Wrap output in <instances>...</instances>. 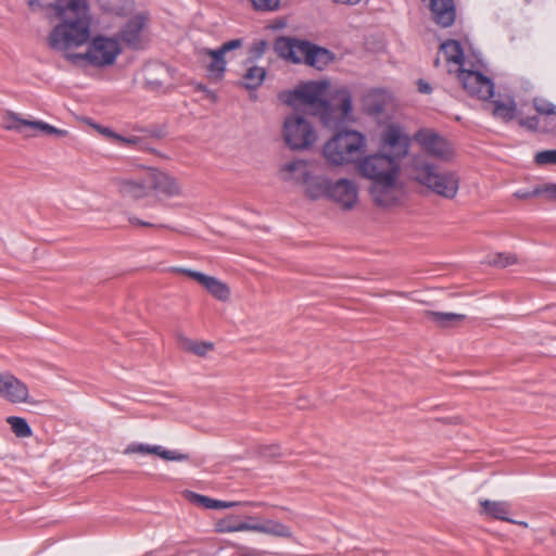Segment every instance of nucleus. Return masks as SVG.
<instances>
[{
	"label": "nucleus",
	"instance_id": "1",
	"mask_svg": "<svg viewBox=\"0 0 556 556\" xmlns=\"http://www.w3.org/2000/svg\"><path fill=\"white\" fill-rule=\"evenodd\" d=\"M60 23L47 35V46L75 65L112 66L123 52L116 35L91 36L93 12L88 0H60L52 8Z\"/></svg>",
	"mask_w": 556,
	"mask_h": 556
},
{
	"label": "nucleus",
	"instance_id": "2",
	"mask_svg": "<svg viewBox=\"0 0 556 556\" xmlns=\"http://www.w3.org/2000/svg\"><path fill=\"white\" fill-rule=\"evenodd\" d=\"M355 170L359 177L370 181L369 194L377 206L393 208L404 203L406 188L401 178V162L396 157L382 151L370 153L357 161Z\"/></svg>",
	"mask_w": 556,
	"mask_h": 556
},
{
	"label": "nucleus",
	"instance_id": "3",
	"mask_svg": "<svg viewBox=\"0 0 556 556\" xmlns=\"http://www.w3.org/2000/svg\"><path fill=\"white\" fill-rule=\"evenodd\" d=\"M441 59L445 62L448 74H454L463 88L472 97L480 100H488L494 93V86L490 78L480 72L468 67L464 51L457 40H447L440 46L439 56L435 59V66Z\"/></svg>",
	"mask_w": 556,
	"mask_h": 556
},
{
	"label": "nucleus",
	"instance_id": "4",
	"mask_svg": "<svg viewBox=\"0 0 556 556\" xmlns=\"http://www.w3.org/2000/svg\"><path fill=\"white\" fill-rule=\"evenodd\" d=\"M408 176L438 195L453 199L458 191L459 179L456 173L441 170L424 155H414L407 166Z\"/></svg>",
	"mask_w": 556,
	"mask_h": 556
},
{
	"label": "nucleus",
	"instance_id": "5",
	"mask_svg": "<svg viewBox=\"0 0 556 556\" xmlns=\"http://www.w3.org/2000/svg\"><path fill=\"white\" fill-rule=\"evenodd\" d=\"M367 139L356 130L339 131L323 146L321 155L331 166H346L356 163L366 151Z\"/></svg>",
	"mask_w": 556,
	"mask_h": 556
},
{
	"label": "nucleus",
	"instance_id": "6",
	"mask_svg": "<svg viewBox=\"0 0 556 556\" xmlns=\"http://www.w3.org/2000/svg\"><path fill=\"white\" fill-rule=\"evenodd\" d=\"M320 165L307 159L294 157L282 163L278 169L279 179L292 186L303 188L305 195L318 200L323 191Z\"/></svg>",
	"mask_w": 556,
	"mask_h": 556
},
{
	"label": "nucleus",
	"instance_id": "7",
	"mask_svg": "<svg viewBox=\"0 0 556 556\" xmlns=\"http://www.w3.org/2000/svg\"><path fill=\"white\" fill-rule=\"evenodd\" d=\"M280 136L291 151L311 150L318 141V131L313 122L299 112L288 114L282 124Z\"/></svg>",
	"mask_w": 556,
	"mask_h": 556
},
{
	"label": "nucleus",
	"instance_id": "8",
	"mask_svg": "<svg viewBox=\"0 0 556 556\" xmlns=\"http://www.w3.org/2000/svg\"><path fill=\"white\" fill-rule=\"evenodd\" d=\"M215 530L218 533L251 531L276 538H292L290 527L274 519L258 520L255 516H248L243 521L236 515H229L216 521Z\"/></svg>",
	"mask_w": 556,
	"mask_h": 556
},
{
	"label": "nucleus",
	"instance_id": "9",
	"mask_svg": "<svg viewBox=\"0 0 556 556\" xmlns=\"http://www.w3.org/2000/svg\"><path fill=\"white\" fill-rule=\"evenodd\" d=\"M324 126L337 128L340 125L352 121V98L345 88H339L329 100H325L315 114Z\"/></svg>",
	"mask_w": 556,
	"mask_h": 556
},
{
	"label": "nucleus",
	"instance_id": "10",
	"mask_svg": "<svg viewBox=\"0 0 556 556\" xmlns=\"http://www.w3.org/2000/svg\"><path fill=\"white\" fill-rule=\"evenodd\" d=\"M321 180L323 191L318 194V200H330L345 211L355 208L358 203L359 189L354 179L339 178L331 181L324 174Z\"/></svg>",
	"mask_w": 556,
	"mask_h": 556
},
{
	"label": "nucleus",
	"instance_id": "11",
	"mask_svg": "<svg viewBox=\"0 0 556 556\" xmlns=\"http://www.w3.org/2000/svg\"><path fill=\"white\" fill-rule=\"evenodd\" d=\"M328 90L329 83L326 80L307 81L286 92L283 94V102L294 108L300 105L308 106L314 111V114H316L326 98L330 94Z\"/></svg>",
	"mask_w": 556,
	"mask_h": 556
},
{
	"label": "nucleus",
	"instance_id": "12",
	"mask_svg": "<svg viewBox=\"0 0 556 556\" xmlns=\"http://www.w3.org/2000/svg\"><path fill=\"white\" fill-rule=\"evenodd\" d=\"M150 192L160 200L181 199L186 197L181 181L170 173L152 168L147 173Z\"/></svg>",
	"mask_w": 556,
	"mask_h": 556
},
{
	"label": "nucleus",
	"instance_id": "13",
	"mask_svg": "<svg viewBox=\"0 0 556 556\" xmlns=\"http://www.w3.org/2000/svg\"><path fill=\"white\" fill-rule=\"evenodd\" d=\"M382 152L396 157L400 162L408 154L410 138L402 126L395 123L386 125L380 132Z\"/></svg>",
	"mask_w": 556,
	"mask_h": 556
},
{
	"label": "nucleus",
	"instance_id": "14",
	"mask_svg": "<svg viewBox=\"0 0 556 556\" xmlns=\"http://www.w3.org/2000/svg\"><path fill=\"white\" fill-rule=\"evenodd\" d=\"M414 140L429 155L448 161L453 156L450 142L432 129L424 128L414 135Z\"/></svg>",
	"mask_w": 556,
	"mask_h": 556
},
{
	"label": "nucleus",
	"instance_id": "15",
	"mask_svg": "<svg viewBox=\"0 0 556 556\" xmlns=\"http://www.w3.org/2000/svg\"><path fill=\"white\" fill-rule=\"evenodd\" d=\"M149 18L146 14L140 13L130 17L117 36L121 42L127 45L132 49H142L148 42V26Z\"/></svg>",
	"mask_w": 556,
	"mask_h": 556
},
{
	"label": "nucleus",
	"instance_id": "16",
	"mask_svg": "<svg viewBox=\"0 0 556 556\" xmlns=\"http://www.w3.org/2000/svg\"><path fill=\"white\" fill-rule=\"evenodd\" d=\"M0 397L11 404H35L27 384L13 374L0 371Z\"/></svg>",
	"mask_w": 556,
	"mask_h": 556
},
{
	"label": "nucleus",
	"instance_id": "17",
	"mask_svg": "<svg viewBox=\"0 0 556 556\" xmlns=\"http://www.w3.org/2000/svg\"><path fill=\"white\" fill-rule=\"evenodd\" d=\"M243 40L242 39H232L225 43H223L218 49H203L201 50V55L206 56L208 60L206 61V70L211 77L215 79H220L226 70V59L225 55L228 53L242 48Z\"/></svg>",
	"mask_w": 556,
	"mask_h": 556
},
{
	"label": "nucleus",
	"instance_id": "18",
	"mask_svg": "<svg viewBox=\"0 0 556 556\" xmlns=\"http://www.w3.org/2000/svg\"><path fill=\"white\" fill-rule=\"evenodd\" d=\"M174 270L195 280L216 300L227 302L230 299L229 286L216 277L188 268H175Z\"/></svg>",
	"mask_w": 556,
	"mask_h": 556
},
{
	"label": "nucleus",
	"instance_id": "19",
	"mask_svg": "<svg viewBox=\"0 0 556 556\" xmlns=\"http://www.w3.org/2000/svg\"><path fill=\"white\" fill-rule=\"evenodd\" d=\"M309 42L292 38H279L275 48L279 55L293 63H305L311 48Z\"/></svg>",
	"mask_w": 556,
	"mask_h": 556
},
{
	"label": "nucleus",
	"instance_id": "20",
	"mask_svg": "<svg viewBox=\"0 0 556 556\" xmlns=\"http://www.w3.org/2000/svg\"><path fill=\"white\" fill-rule=\"evenodd\" d=\"M124 454H140V455H156L167 462H182L187 460L189 456L174 450H167L161 445H150L144 443H130L124 450Z\"/></svg>",
	"mask_w": 556,
	"mask_h": 556
},
{
	"label": "nucleus",
	"instance_id": "21",
	"mask_svg": "<svg viewBox=\"0 0 556 556\" xmlns=\"http://www.w3.org/2000/svg\"><path fill=\"white\" fill-rule=\"evenodd\" d=\"M118 193L128 199L140 200L149 195L150 187L147 175L142 179L123 178L116 180Z\"/></svg>",
	"mask_w": 556,
	"mask_h": 556
},
{
	"label": "nucleus",
	"instance_id": "22",
	"mask_svg": "<svg viewBox=\"0 0 556 556\" xmlns=\"http://www.w3.org/2000/svg\"><path fill=\"white\" fill-rule=\"evenodd\" d=\"M480 505V515L492 517L495 519L515 522L507 517L510 510V504L505 501H490V500H481L479 502Z\"/></svg>",
	"mask_w": 556,
	"mask_h": 556
},
{
	"label": "nucleus",
	"instance_id": "23",
	"mask_svg": "<svg viewBox=\"0 0 556 556\" xmlns=\"http://www.w3.org/2000/svg\"><path fill=\"white\" fill-rule=\"evenodd\" d=\"M251 60H248V67L245 73L242 75L241 84L247 89H257L266 77V71L264 67L250 64Z\"/></svg>",
	"mask_w": 556,
	"mask_h": 556
},
{
	"label": "nucleus",
	"instance_id": "24",
	"mask_svg": "<svg viewBox=\"0 0 556 556\" xmlns=\"http://www.w3.org/2000/svg\"><path fill=\"white\" fill-rule=\"evenodd\" d=\"M28 123H38V124L46 126L48 129L46 130L40 127H24V130L20 132L24 138H34L39 135L54 136L58 138H64V137L68 136L67 130L59 129L43 121L28 119Z\"/></svg>",
	"mask_w": 556,
	"mask_h": 556
},
{
	"label": "nucleus",
	"instance_id": "25",
	"mask_svg": "<svg viewBox=\"0 0 556 556\" xmlns=\"http://www.w3.org/2000/svg\"><path fill=\"white\" fill-rule=\"evenodd\" d=\"M305 64L317 70L325 68L332 60L333 54L325 48L311 45Z\"/></svg>",
	"mask_w": 556,
	"mask_h": 556
},
{
	"label": "nucleus",
	"instance_id": "26",
	"mask_svg": "<svg viewBox=\"0 0 556 556\" xmlns=\"http://www.w3.org/2000/svg\"><path fill=\"white\" fill-rule=\"evenodd\" d=\"M3 128L7 130H12L16 132H21L24 130V127H40L42 129H48L46 126L38 123H28V119L22 118L18 114L13 112H7L3 115Z\"/></svg>",
	"mask_w": 556,
	"mask_h": 556
},
{
	"label": "nucleus",
	"instance_id": "27",
	"mask_svg": "<svg viewBox=\"0 0 556 556\" xmlns=\"http://www.w3.org/2000/svg\"><path fill=\"white\" fill-rule=\"evenodd\" d=\"M180 348L189 353H192L199 357L206 356L213 351L214 344L205 341H195L186 337L179 338Z\"/></svg>",
	"mask_w": 556,
	"mask_h": 556
},
{
	"label": "nucleus",
	"instance_id": "28",
	"mask_svg": "<svg viewBox=\"0 0 556 556\" xmlns=\"http://www.w3.org/2000/svg\"><path fill=\"white\" fill-rule=\"evenodd\" d=\"M425 317L440 327H451L465 319V315L456 313H439L426 311Z\"/></svg>",
	"mask_w": 556,
	"mask_h": 556
},
{
	"label": "nucleus",
	"instance_id": "29",
	"mask_svg": "<svg viewBox=\"0 0 556 556\" xmlns=\"http://www.w3.org/2000/svg\"><path fill=\"white\" fill-rule=\"evenodd\" d=\"M516 104L513 100L495 101L493 115L504 121H510L515 117Z\"/></svg>",
	"mask_w": 556,
	"mask_h": 556
},
{
	"label": "nucleus",
	"instance_id": "30",
	"mask_svg": "<svg viewBox=\"0 0 556 556\" xmlns=\"http://www.w3.org/2000/svg\"><path fill=\"white\" fill-rule=\"evenodd\" d=\"M486 263L494 267L505 268L518 263V258L513 253H494L488 256Z\"/></svg>",
	"mask_w": 556,
	"mask_h": 556
},
{
	"label": "nucleus",
	"instance_id": "31",
	"mask_svg": "<svg viewBox=\"0 0 556 556\" xmlns=\"http://www.w3.org/2000/svg\"><path fill=\"white\" fill-rule=\"evenodd\" d=\"M100 8L114 14H123L130 7V0H97Z\"/></svg>",
	"mask_w": 556,
	"mask_h": 556
},
{
	"label": "nucleus",
	"instance_id": "32",
	"mask_svg": "<svg viewBox=\"0 0 556 556\" xmlns=\"http://www.w3.org/2000/svg\"><path fill=\"white\" fill-rule=\"evenodd\" d=\"M7 421L16 437L28 438L31 435V429L24 418L11 416Z\"/></svg>",
	"mask_w": 556,
	"mask_h": 556
},
{
	"label": "nucleus",
	"instance_id": "33",
	"mask_svg": "<svg viewBox=\"0 0 556 556\" xmlns=\"http://www.w3.org/2000/svg\"><path fill=\"white\" fill-rule=\"evenodd\" d=\"M257 12H274L281 8V0H250Z\"/></svg>",
	"mask_w": 556,
	"mask_h": 556
},
{
	"label": "nucleus",
	"instance_id": "34",
	"mask_svg": "<svg viewBox=\"0 0 556 556\" xmlns=\"http://www.w3.org/2000/svg\"><path fill=\"white\" fill-rule=\"evenodd\" d=\"M534 193L547 201L556 202V182H546L534 188Z\"/></svg>",
	"mask_w": 556,
	"mask_h": 556
},
{
	"label": "nucleus",
	"instance_id": "35",
	"mask_svg": "<svg viewBox=\"0 0 556 556\" xmlns=\"http://www.w3.org/2000/svg\"><path fill=\"white\" fill-rule=\"evenodd\" d=\"M533 105H534L535 111L540 115H547V116L556 115V105H554L553 103L548 102L545 99H541V98L534 99Z\"/></svg>",
	"mask_w": 556,
	"mask_h": 556
},
{
	"label": "nucleus",
	"instance_id": "36",
	"mask_svg": "<svg viewBox=\"0 0 556 556\" xmlns=\"http://www.w3.org/2000/svg\"><path fill=\"white\" fill-rule=\"evenodd\" d=\"M539 165L556 164V150H545L538 152L534 156Z\"/></svg>",
	"mask_w": 556,
	"mask_h": 556
},
{
	"label": "nucleus",
	"instance_id": "37",
	"mask_svg": "<svg viewBox=\"0 0 556 556\" xmlns=\"http://www.w3.org/2000/svg\"><path fill=\"white\" fill-rule=\"evenodd\" d=\"M187 498L191 503H193V504H195L198 506H202L204 508H208V509H210V507L212 505V501H213V498H211V497H207V496H204V495H200V494H197V493H193V492H189L187 494Z\"/></svg>",
	"mask_w": 556,
	"mask_h": 556
},
{
	"label": "nucleus",
	"instance_id": "38",
	"mask_svg": "<svg viewBox=\"0 0 556 556\" xmlns=\"http://www.w3.org/2000/svg\"><path fill=\"white\" fill-rule=\"evenodd\" d=\"M116 142L129 147H141L142 144V140L137 136L124 137L118 135Z\"/></svg>",
	"mask_w": 556,
	"mask_h": 556
},
{
	"label": "nucleus",
	"instance_id": "39",
	"mask_svg": "<svg viewBox=\"0 0 556 556\" xmlns=\"http://www.w3.org/2000/svg\"><path fill=\"white\" fill-rule=\"evenodd\" d=\"M146 74H147V79L149 83H152V84H160L161 83V79H153L152 78V75L153 74H161L162 76H164L165 74V68L161 65H155V66H150L146 70Z\"/></svg>",
	"mask_w": 556,
	"mask_h": 556
},
{
	"label": "nucleus",
	"instance_id": "40",
	"mask_svg": "<svg viewBox=\"0 0 556 556\" xmlns=\"http://www.w3.org/2000/svg\"><path fill=\"white\" fill-rule=\"evenodd\" d=\"M239 505H241L240 502H226V501H219V500L213 498L210 509H226V508H232V507H236Z\"/></svg>",
	"mask_w": 556,
	"mask_h": 556
},
{
	"label": "nucleus",
	"instance_id": "41",
	"mask_svg": "<svg viewBox=\"0 0 556 556\" xmlns=\"http://www.w3.org/2000/svg\"><path fill=\"white\" fill-rule=\"evenodd\" d=\"M94 129L103 137L111 139L116 142L118 134L114 132L111 128L101 125H92Z\"/></svg>",
	"mask_w": 556,
	"mask_h": 556
},
{
	"label": "nucleus",
	"instance_id": "42",
	"mask_svg": "<svg viewBox=\"0 0 556 556\" xmlns=\"http://www.w3.org/2000/svg\"><path fill=\"white\" fill-rule=\"evenodd\" d=\"M267 47V43L265 41H258L256 43L253 45V47L251 48V58L252 59H257L260 56L263 55V53L265 52V49Z\"/></svg>",
	"mask_w": 556,
	"mask_h": 556
},
{
	"label": "nucleus",
	"instance_id": "43",
	"mask_svg": "<svg viewBox=\"0 0 556 556\" xmlns=\"http://www.w3.org/2000/svg\"><path fill=\"white\" fill-rule=\"evenodd\" d=\"M515 197L520 200H527V199H531L533 197H540V194L534 193V189L532 191L519 190L515 193Z\"/></svg>",
	"mask_w": 556,
	"mask_h": 556
},
{
	"label": "nucleus",
	"instance_id": "44",
	"mask_svg": "<svg viewBox=\"0 0 556 556\" xmlns=\"http://www.w3.org/2000/svg\"><path fill=\"white\" fill-rule=\"evenodd\" d=\"M417 86H418V91L421 93L428 94L432 91V87L430 86V84L422 79L418 80Z\"/></svg>",
	"mask_w": 556,
	"mask_h": 556
},
{
	"label": "nucleus",
	"instance_id": "45",
	"mask_svg": "<svg viewBox=\"0 0 556 556\" xmlns=\"http://www.w3.org/2000/svg\"><path fill=\"white\" fill-rule=\"evenodd\" d=\"M521 125H523L528 128L534 129L538 126V121L534 117L528 118L526 121H521Z\"/></svg>",
	"mask_w": 556,
	"mask_h": 556
},
{
	"label": "nucleus",
	"instance_id": "46",
	"mask_svg": "<svg viewBox=\"0 0 556 556\" xmlns=\"http://www.w3.org/2000/svg\"><path fill=\"white\" fill-rule=\"evenodd\" d=\"M128 222H129L130 225H132L135 227H141L143 225V220L139 219L136 216H130L128 218Z\"/></svg>",
	"mask_w": 556,
	"mask_h": 556
},
{
	"label": "nucleus",
	"instance_id": "47",
	"mask_svg": "<svg viewBox=\"0 0 556 556\" xmlns=\"http://www.w3.org/2000/svg\"><path fill=\"white\" fill-rule=\"evenodd\" d=\"M337 3L340 4H348V5H355L358 4L362 0H333Z\"/></svg>",
	"mask_w": 556,
	"mask_h": 556
},
{
	"label": "nucleus",
	"instance_id": "48",
	"mask_svg": "<svg viewBox=\"0 0 556 556\" xmlns=\"http://www.w3.org/2000/svg\"><path fill=\"white\" fill-rule=\"evenodd\" d=\"M141 227H164L163 225H155L152 223H148L143 220V225Z\"/></svg>",
	"mask_w": 556,
	"mask_h": 556
},
{
	"label": "nucleus",
	"instance_id": "49",
	"mask_svg": "<svg viewBox=\"0 0 556 556\" xmlns=\"http://www.w3.org/2000/svg\"><path fill=\"white\" fill-rule=\"evenodd\" d=\"M244 505L260 507V506H262L263 504H262V503H252V502H248V503H244Z\"/></svg>",
	"mask_w": 556,
	"mask_h": 556
},
{
	"label": "nucleus",
	"instance_id": "50",
	"mask_svg": "<svg viewBox=\"0 0 556 556\" xmlns=\"http://www.w3.org/2000/svg\"><path fill=\"white\" fill-rule=\"evenodd\" d=\"M514 523L520 525V526L526 527V528L528 527V523L525 522V521H515Z\"/></svg>",
	"mask_w": 556,
	"mask_h": 556
}]
</instances>
